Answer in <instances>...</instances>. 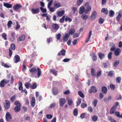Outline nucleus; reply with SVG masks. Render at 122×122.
<instances>
[{
  "label": "nucleus",
  "mask_w": 122,
  "mask_h": 122,
  "mask_svg": "<svg viewBox=\"0 0 122 122\" xmlns=\"http://www.w3.org/2000/svg\"><path fill=\"white\" fill-rule=\"evenodd\" d=\"M19 89L21 91V92H23V87L22 86V82L20 81H19Z\"/></svg>",
  "instance_id": "f3484780"
},
{
  "label": "nucleus",
  "mask_w": 122,
  "mask_h": 122,
  "mask_svg": "<svg viewBox=\"0 0 122 122\" xmlns=\"http://www.w3.org/2000/svg\"><path fill=\"white\" fill-rule=\"evenodd\" d=\"M81 18L84 20H86L87 18V15H86L84 14H83L81 15Z\"/></svg>",
  "instance_id": "864d4df0"
},
{
  "label": "nucleus",
  "mask_w": 122,
  "mask_h": 122,
  "mask_svg": "<svg viewBox=\"0 0 122 122\" xmlns=\"http://www.w3.org/2000/svg\"><path fill=\"white\" fill-rule=\"evenodd\" d=\"M66 102V100L64 98H61L59 100L60 105L61 107H63Z\"/></svg>",
  "instance_id": "20e7f679"
},
{
  "label": "nucleus",
  "mask_w": 122,
  "mask_h": 122,
  "mask_svg": "<svg viewBox=\"0 0 122 122\" xmlns=\"http://www.w3.org/2000/svg\"><path fill=\"white\" fill-rule=\"evenodd\" d=\"M102 91L104 94H106L107 91V88L105 86L102 87Z\"/></svg>",
  "instance_id": "393cba45"
},
{
  "label": "nucleus",
  "mask_w": 122,
  "mask_h": 122,
  "mask_svg": "<svg viewBox=\"0 0 122 122\" xmlns=\"http://www.w3.org/2000/svg\"><path fill=\"white\" fill-rule=\"evenodd\" d=\"M36 69L35 68H33L29 70V71L33 74V73L36 71Z\"/></svg>",
  "instance_id": "3c124183"
},
{
  "label": "nucleus",
  "mask_w": 122,
  "mask_h": 122,
  "mask_svg": "<svg viewBox=\"0 0 122 122\" xmlns=\"http://www.w3.org/2000/svg\"><path fill=\"white\" fill-rule=\"evenodd\" d=\"M114 14V11L111 10L109 12V15L110 17H112L113 16Z\"/></svg>",
  "instance_id": "c85d7f7f"
},
{
  "label": "nucleus",
  "mask_w": 122,
  "mask_h": 122,
  "mask_svg": "<svg viewBox=\"0 0 122 122\" xmlns=\"http://www.w3.org/2000/svg\"><path fill=\"white\" fill-rule=\"evenodd\" d=\"M116 108V106L115 105H114L110 109V114H112L114 113L115 111V109Z\"/></svg>",
  "instance_id": "ddd939ff"
},
{
  "label": "nucleus",
  "mask_w": 122,
  "mask_h": 122,
  "mask_svg": "<svg viewBox=\"0 0 122 122\" xmlns=\"http://www.w3.org/2000/svg\"><path fill=\"white\" fill-rule=\"evenodd\" d=\"M66 52V51L64 49H62L57 54V56H60V55L65 56V55Z\"/></svg>",
  "instance_id": "6e6552de"
},
{
  "label": "nucleus",
  "mask_w": 122,
  "mask_h": 122,
  "mask_svg": "<svg viewBox=\"0 0 122 122\" xmlns=\"http://www.w3.org/2000/svg\"><path fill=\"white\" fill-rule=\"evenodd\" d=\"M26 62H24L23 64V68L22 69V71H25L26 69V67L25 65Z\"/></svg>",
  "instance_id": "58836bf2"
},
{
  "label": "nucleus",
  "mask_w": 122,
  "mask_h": 122,
  "mask_svg": "<svg viewBox=\"0 0 122 122\" xmlns=\"http://www.w3.org/2000/svg\"><path fill=\"white\" fill-rule=\"evenodd\" d=\"M119 62V60L118 61H115L113 63L114 66L115 67H116L117 66V65L118 64Z\"/></svg>",
  "instance_id": "603ef678"
},
{
  "label": "nucleus",
  "mask_w": 122,
  "mask_h": 122,
  "mask_svg": "<svg viewBox=\"0 0 122 122\" xmlns=\"http://www.w3.org/2000/svg\"><path fill=\"white\" fill-rule=\"evenodd\" d=\"M21 106H16L14 109V110L16 112H18L20 110V107Z\"/></svg>",
  "instance_id": "c756f323"
},
{
  "label": "nucleus",
  "mask_w": 122,
  "mask_h": 122,
  "mask_svg": "<svg viewBox=\"0 0 122 122\" xmlns=\"http://www.w3.org/2000/svg\"><path fill=\"white\" fill-rule=\"evenodd\" d=\"M112 97L110 96H108L107 98H104V101L106 103H107L109 102V100H111Z\"/></svg>",
  "instance_id": "473e14b6"
},
{
  "label": "nucleus",
  "mask_w": 122,
  "mask_h": 122,
  "mask_svg": "<svg viewBox=\"0 0 122 122\" xmlns=\"http://www.w3.org/2000/svg\"><path fill=\"white\" fill-rule=\"evenodd\" d=\"M53 2V0H51L49 2L48 4L47 7L48 8H49L52 4Z\"/></svg>",
  "instance_id": "338daca9"
},
{
  "label": "nucleus",
  "mask_w": 122,
  "mask_h": 122,
  "mask_svg": "<svg viewBox=\"0 0 122 122\" xmlns=\"http://www.w3.org/2000/svg\"><path fill=\"white\" fill-rule=\"evenodd\" d=\"M55 76L57 75V71L54 68L53 69H51L50 71Z\"/></svg>",
  "instance_id": "aec40b11"
},
{
  "label": "nucleus",
  "mask_w": 122,
  "mask_h": 122,
  "mask_svg": "<svg viewBox=\"0 0 122 122\" xmlns=\"http://www.w3.org/2000/svg\"><path fill=\"white\" fill-rule=\"evenodd\" d=\"M58 92V89L56 87H53V88L52 93L55 95H56Z\"/></svg>",
  "instance_id": "6ab92c4d"
},
{
  "label": "nucleus",
  "mask_w": 122,
  "mask_h": 122,
  "mask_svg": "<svg viewBox=\"0 0 122 122\" xmlns=\"http://www.w3.org/2000/svg\"><path fill=\"white\" fill-rule=\"evenodd\" d=\"M3 5L5 7L8 8H11L12 7V5L9 4L8 3H3Z\"/></svg>",
  "instance_id": "a211bd4d"
},
{
  "label": "nucleus",
  "mask_w": 122,
  "mask_h": 122,
  "mask_svg": "<svg viewBox=\"0 0 122 122\" xmlns=\"http://www.w3.org/2000/svg\"><path fill=\"white\" fill-rule=\"evenodd\" d=\"M16 96L15 95L12 96L10 98L11 101L12 102H13L16 99Z\"/></svg>",
  "instance_id": "c03bdc74"
},
{
  "label": "nucleus",
  "mask_w": 122,
  "mask_h": 122,
  "mask_svg": "<svg viewBox=\"0 0 122 122\" xmlns=\"http://www.w3.org/2000/svg\"><path fill=\"white\" fill-rule=\"evenodd\" d=\"M31 11L32 14H37L40 12V10L39 8H37L36 9L32 8L31 10Z\"/></svg>",
  "instance_id": "423d86ee"
},
{
  "label": "nucleus",
  "mask_w": 122,
  "mask_h": 122,
  "mask_svg": "<svg viewBox=\"0 0 122 122\" xmlns=\"http://www.w3.org/2000/svg\"><path fill=\"white\" fill-rule=\"evenodd\" d=\"M115 114L118 117L121 118H122V114L120 115V112H119L117 111L115 112Z\"/></svg>",
  "instance_id": "f704fd0d"
},
{
  "label": "nucleus",
  "mask_w": 122,
  "mask_h": 122,
  "mask_svg": "<svg viewBox=\"0 0 122 122\" xmlns=\"http://www.w3.org/2000/svg\"><path fill=\"white\" fill-rule=\"evenodd\" d=\"M78 93L79 96L81 98H84V95L81 91H79Z\"/></svg>",
  "instance_id": "a19ab883"
},
{
  "label": "nucleus",
  "mask_w": 122,
  "mask_h": 122,
  "mask_svg": "<svg viewBox=\"0 0 122 122\" xmlns=\"http://www.w3.org/2000/svg\"><path fill=\"white\" fill-rule=\"evenodd\" d=\"M84 12L85 13V9L84 6H81L80 7L79 10V13L80 14H82Z\"/></svg>",
  "instance_id": "2eb2a0df"
},
{
  "label": "nucleus",
  "mask_w": 122,
  "mask_h": 122,
  "mask_svg": "<svg viewBox=\"0 0 122 122\" xmlns=\"http://www.w3.org/2000/svg\"><path fill=\"white\" fill-rule=\"evenodd\" d=\"M98 56L100 60H102V59L104 58L105 57V55L104 54L102 53H100L98 54Z\"/></svg>",
  "instance_id": "cd10ccee"
},
{
  "label": "nucleus",
  "mask_w": 122,
  "mask_h": 122,
  "mask_svg": "<svg viewBox=\"0 0 122 122\" xmlns=\"http://www.w3.org/2000/svg\"><path fill=\"white\" fill-rule=\"evenodd\" d=\"M14 104L17 106H21L20 103L19 101H16L15 102Z\"/></svg>",
  "instance_id": "69168bd1"
},
{
  "label": "nucleus",
  "mask_w": 122,
  "mask_h": 122,
  "mask_svg": "<svg viewBox=\"0 0 122 122\" xmlns=\"http://www.w3.org/2000/svg\"><path fill=\"white\" fill-rule=\"evenodd\" d=\"M37 86V83L36 82L34 83L32 85H31L30 88L32 89H34L36 88Z\"/></svg>",
  "instance_id": "2f4dec72"
},
{
  "label": "nucleus",
  "mask_w": 122,
  "mask_h": 122,
  "mask_svg": "<svg viewBox=\"0 0 122 122\" xmlns=\"http://www.w3.org/2000/svg\"><path fill=\"white\" fill-rule=\"evenodd\" d=\"M24 85L26 88L29 89L30 87V88L31 85L30 83L26 82L25 83Z\"/></svg>",
  "instance_id": "7c9ffc66"
},
{
  "label": "nucleus",
  "mask_w": 122,
  "mask_h": 122,
  "mask_svg": "<svg viewBox=\"0 0 122 122\" xmlns=\"http://www.w3.org/2000/svg\"><path fill=\"white\" fill-rule=\"evenodd\" d=\"M97 102V100L96 99H94L93 100V104L94 105V107H96V106Z\"/></svg>",
  "instance_id": "774afa93"
},
{
  "label": "nucleus",
  "mask_w": 122,
  "mask_h": 122,
  "mask_svg": "<svg viewBox=\"0 0 122 122\" xmlns=\"http://www.w3.org/2000/svg\"><path fill=\"white\" fill-rule=\"evenodd\" d=\"M64 11L63 10L58 11L57 12V14L59 16H62L64 14Z\"/></svg>",
  "instance_id": "412c9836"
},
{
  "label": "nucleus",
  "mask_w": 122,
  "mask_h": 122,
  "mask_svg": "<svg viewBox=\"0 0 122 122\" xmlns=\"http://www.w3.org/2000/svg\"><path fill=\"white\" fill-rule=\"evenodd\" d=\"M65 20L66 21H68L70 22H71L72 21V19L68 17H66L65 19Z\"/></svg>",
  "instance_id": "4d7b16f0"
},
{
  "label": "nucleus",
  "mask_w": 122,
  "mask_h": 122,
  "mask_svg": "<svg viewBox=\"0 0 122 122\" xmlns=\"http://www.w3.org/2000/svg\"><path fill=\"white\" fill-rule=\"evenodd\" d=\"M25 36L24 35H23L18 38L17 40L18 41H22L25 40Z\"/></svg>",
  "instance_id": "4468645a"
},
{
  "label": "nucleus",
  "mask_w": 122,
  "mask_h": 122,
  "mask_svg": "<svg viewBox=\"0 0 122 122\" xmlns=\"http://www.w3.org/2000/svg\"><path fill=\"white\" fill-rule=\"evenodd\" d=\"M20 60V57L18 55H16L15 56L14 58V61L15 63L19 62Z\"/></svg>",
  "instance_id": "39448f33"
},
{
  "label": "nucleus",
  "mask_w": 122,
  "mask_h": 122,
  "mask_svg": "<svg viewBox=\"0 0 122 122\" xmlns=\"http://www.w3.org/2000/svg\"><path fill=\"white\" fill-rule=\"evenodd\" d=\"M121 77H119L117 78L116 79V81L117 83H120L121 82Z\"/></svg>",
  "instance_id": "052dcab7"
},
{
  "label": "nucleus",
  "mask_w": 122,
  "mask_h": 122,
  "mask_svg": "<svg viewBox=\"0 0 122 122\" xmlns=\"http://www.w3.org/2000/svg\"><path fill=\"white\" fill-rule=\"evenodd\" d=\"M16 27L15 29L16 30L19 29L20 28V26L18 21H16Z\"/></svg>",
  "instance_id": "6e6d98bb"
},
{
  "label": "nucleus",
  "mask_w": 122,
  "mask_h": 122,
  "mask_svg": "<svg viewBox=\"0 0 122 122\" xmlns=\"http://www.w3.org/2000/svg\"><path fill=\"white\" fill-rule=\"evenodd\" d=\"M101 11L106 15H107L108 13V10L107 9L105 8H102L101 10Z\"/></svg>",
  "instance_id": "4be33fe9"
},
{
  "label": "nucleus",
  "mask_w": 122,
  "mask_h": 122,
  "mask_svg": "<svg viewBox=\"0 0 122 122\" xmlns=\"http://www.w3.org/2000/svg\"><path fill=\"white\" fill-rule=\"evenodd\" d=\"M11 116L10 113L9 112L6 113L5 116L6 120L7 121H9L12 118Z\"/></svg>",
  "instance_id": "f03ea898"
},
{
  "label": "nucleus",
  "mask_w": 122,
  "mask_h": 122,
  "mask_svg": "<svg viewBox=\"0 0 122 122\" xmlns=\"http://www.w3.org/2000/svg\"><path fill=\"white\" fill-rule=\"evenodd\" d=\"M122 15V14L120 13H118L117 16L116 18V19L118 22L119 21L120 19L121 18Z\"/></svg>",
  "instance_id": "a878e982"
},
{
  "label": "nucleus",
  "mask_w": 122,
  "mask_h": 122,
  "mask_svg": "<svg viewBox=\"0 0 122 122\" xmlns=\"http://www.w3.org/2000/svg\"><path fill=\"white\" fill-rule=\"evenodd\" d=\"M101 71L99 70H98L97 71V75L96 74L95 76H96L97 78L100 77L101 75Z\"/></svg>",
  "instance_id": "ea45409f"
},
{
  "label": "nucleus",
  "mask_w": 122,
  "mask_h": 122,
  "mask_svg": "<svg viewBox=\"0 0 122 122\" xmlns=\"http://www.w3.org/2000/svg\"><path fill=\"white\" fill-rule=\"evenodd\" d=\"M92 9L91 7L90 6H87L85 9V13L87 14L88 12H90Z\"/></svg>",
  "instance_id": "dca6fc26"
},
{
  "label": "nucleus",
  "mask_w": 122,
  "mask_h": 122,
  "mask_svg": "<svg viewBox=\"0 0 122 122\" xmlns=\"http://www.w3.org/2000/svg\"><path fill=\"white\" fill-rule=\"evenodd\" d=\"M13 23L11 20L9 21L8 22L7 24L8 27L9 28L11 27V25Z\"/></svg>",
  "instance_id": "a18cd8bd"
},
{
  "label": "nucleus",
  "mask_w": 122,
  "mask_h": 122,
  "mask_svg": "<svg viewBox=\"0 0 122 122\" xmlns=\"http://www.w3.org/2000/svg\"><path fill=\"white\" fill-rule=\"evenodd\" d=\"M114 71H109L108 75L110 77H112L114 75Z\"/></svg>",
  "instance_id": "79ce46f5"
},
{
  "label": "nucleus",
  "mask_w": 122,
  "mask_h": 122,
  "mask_svg": "<svg viewBox=\"0 0 122 122\" xmlns=\"http://www.w3.org/2000/svg\"><path fill=\"white\" fill-rule=\"evenodd\" d=\"M73 114L75 116L77 115L78 114V110L77 108H76L73 111Z\"/></svg>",
  "instance_id": "49530a36"
},
{
  "label": "nucleus",
  "mask_w": 122,
  "mask_h": 122,
  "mask_svg": "<svg viewBox=\"0 0 122 122\" xmlns=\"http://www.w3.org/2000/svg\"><path fill=\"white\" fill-rule=\"evenodd\" d=\"M15 34V33L14 32H12L11 34V36L10 38V39L12 41H13L15 40V37L14 36Z\"/></svg>",
  "instance_id": "72a5a7b5"
},
{
  "label": "nucleus",
  "mask_w": 122,
  "mask_h": 122,
  "mask_svg": "<svg viewBox=\"0 0 122 122\" xmlns=\"http://www.w3.org/2000/svg\"><path fill=\"white\" fill-rule=\"evenodd\" d=\"M96 17V13L95 11H94L91 16V20H93Z\"/></svg>",
  "instance_id": "9b49d317"
},
{
  "label": "nucleus",
  "mask_w": 122,
  "mask_h": 122,
  "mask_svg": "<svg viewBox=\"0 0 122 122\" xmlns=\"http://www.w3.org/2000/svg\"><path fill=\"white\" fill-rule=\"evenodd\" d=\"M52 26L53 29L56 30L58 29L59 28L58 25L57 24H53Z\"/></svg>",
  "instance_id": "bb28decb"
},
{
  "label": "nucleus",
  "mask_w": 122,
  "mask_h": 122,
  "mask_svg": "<svg viewBox=\"0 0 122 122\" xmlns=\"http://www.w3.org/2000/svg\"><path fill=\"white\" fill-rule=\"evenodd\" d=\"M92 59L94 61H96L97 59V56L95 55V54H94L92 57Z\"/></svg>",
  "instance_id": "13d9d810"
},
{
  "label": "nucleus",
  "mask_w": 122,
  "mask_h": 122,
  "mask_svg": "<svg viewBox=\"0 0 122 122\" xmlns=\"http://www.w3.org/2000/svg\"><path fill=\"white\" fill-rule=\"evenodd\" d=\"M92 120L94 122L97 121L98 119V117L96 115L93 116L92 117Z\"/></svg>",
  "instance_id": "8fccbe9b"
},
{
  "label": "nucleus",
  "mask_w": 122,
  "mask_h": 122,
  "mask_svg": "<svg viewBox=\"0 0 122 122\" xmlns=\"http://www.w3.org/2000/svg\"><path fill=\"white\" fill-rule=\"evenodd\" d=\"M5 80L3 79L1 81L0 83V87H4L5 85Z\"/></svg>",
  "instance_id": "e433bc0d"
},
{
  "label": "nucleus",
  "mask_w": 122,
  "mask_h": 122,
  "mask_svg": "<svg viewBox=\"0 0 122 122\" xmlns=\"http://www.w3.org/2000/svg\"><path fill=\"white\" fill-rule=\"evenodd\" d=\"M110 87L111 89L112 90H114L116 87L115 86L112 84H111L110 85Z\"/></svg>",
  "instance_id": "5fc2aeb1"
},
{
  "label": "nucleus",
  "mask_w": 122,
  "mask_h": 122,
  "mask_svg": "<svg viewBox=\"0 0 122 122\" xmlns=\"http://www.w3.org/2000/svg\"><path fill=\"white\" fill-rule=\"evenodd\" d=\"M81 98H79L78 99V102H76L77 106H79L81 102Z\"/></svg>",
  "instance_id": "e2e57ef3"
},
{
  "label": "nucleus",
  "mask_w": 122,
  "mask_h": 122,
  "mask_svg": "<svg viewBox=\"0 0 122 122\" xmlns=\"http://www.w3.org/2000/svg\"><path fill=\"white\" fill-rule=\"evenodd\" d=\"M37 76L38 78H39L41 74V71L39 67L37 68Z\"/></svg>",
  "instance_id": "5701e85b"
},
{
  "label": "nucleus",
  "mask_w": 122,
  "mask_h": 122,
  "mask_svg": "<svg viewBox=\"0 0 122 122\" xmlns=\"http://www.w3.org/2000/svg\"><path fill=\"white\" fill-rule=\"evenodd\" d=\"M10 106V102L8 100H6L5 102V103L4 104V107L5 109L7 110L9 109Z\"/></svg>",
  "instance_id": "f257e3e1"
},
{
  "label": "nucleus",
  "mask_w": 122,
  "mask_h": 122,
  "mask_svg": "<svg viewBox=\"0 0 122 122\" xmlns=\"http://www.w3.org/2000/svg\"><path fill=\"white\" fill-rule=\"evenodd\" d=\"M40 9L41 11L43 13H45L46 12L47 10L46 9L42 7H40Z\"/></svg>",
  "instance_id": "bf43d9fd"
},
{
  "label": "nucleus",
  "mask_w": 122,
  "mask_h": 122,
  "mask_svg": "<svg viewBox=\"0 0 122 122\" xmlns=\"http://www.w3.org/2000/svg\"><path fill=\"white\" fill-rule=\"evenodd\" d=\"M91 74L93 76H95L96 74L95 69L93 68H92L91 70Z\"/></svg>",
  "instance_id": "4c0bfd02"
},
{
  "label": "nucleus",
  "mask_w": 122,
  "mask_h": 122,
  "mask_svg": "<svg viewBox=\"0 0 122 122\" xmlns=\"http://www.w3.org/2000/svg\"><path fill=\"white\" fill-rule=\"evenodd\" d=\"M65 16L63 15L61 18L60 19L59 22L60 23H62L64 21V19H65Z\"/></svg>",
  "instance_id": "0e129e2a"
},
{
  "label": "nucleus",
  "mask_w": 122,
  "mask_h": 122,
  "mask_svg": "<svg viewBox=\"0 0 122 122\" xmlns=\"http://www.w3.org/2000/svg\"><path fill=\"white\" fill-rule=\"evenodd\" d=\"M35 105V99L34 97L32 98L31 105L32 107H34Z\"/></svg>",
  "instance_id": "b1692460"
},
{
  "label": "nucleus",
  "mask_w": 122,
  "mask_h": 122,
  "mask_svg": "<svg viewBox=\"0 0 122 122\" xmlns=\"http://www.w3.org/2000/svg\"><path fill=\"white\" fill-rule=\"evenodd\" d=\"M121 52V50L119 48H116L114 51V53L115 55L118 56L119 55Z\"/></svg>",
  "instance_id": "0eeeda50"
},
{
  "label": "nucleus",
  "mask_w": 122,
  "mask_h": 122,
  "mask_svg": "<svg viewBox=\"0 0 122 122\" xmlns=\"http://www.w3.org/2000/svg\"><path fill=\"white\" fill-rule=\"evenodd\" d=\"M122 98V96L121 95H117L116 96L115 99L117 100H121Z\"/></svg>",
  "instance_id": "de8ad7c7"
},
{
  "label": "nucleus",
  "mask_w": 122,
  "mask_h": 122,
  "mask_svg": "<svg viewBox=\"0 0 122 122\" xmlns=\"http://www.w3.org/2000/svg\"><path fill=\"white\" fill-rule=\"evenodd\" d=\"M2 38L4 40H7L6 34L5 33H3L1 35Z\"/></svg>",
  "instance_id": "37998d69"
},
{
  "label": "nucleus",
  "mask_w": 122,
  "mask_h": 122,
  "mask_svg": "<svg viewBox=\"0 0 122 122\" xmlns=\"http://www.w3.org/2000/svg\"><path fill=\"white\" fill-rule=\"evenodd\" d=\"M97 92V90L96 87L95 86H92L91 87V89H90L89 90V92L90 93L92 92L96 93Z\"/></svg>",
  "instance_id": "7ed1b4c3"
},
{
  "label": "nucleus",
  "mask_w": 122,
  "mask_h": 122,
  "mask_svg": "<svg viewBox=\"0 0 122 122\" xmlns=\"http://www.w3.org/2000/svg\"><path fill=\"white\" fill-rule=\"evenodd\" d=\"M69 106L71 105L72 103V100L71 99H68L67 100Z\"/></svg>",
  "instance_id": "680f3d73"
},
{
  "label": "nucleus",
  "mask_w": 122,
  "mask_h": 122,
  "mask_svg": "<svg viewBox=\"0 0 122 122\" xmlns=\"http://www.w3.org/2000/svg\"><path fill=\"white\" fill-rule=\"evenodd\" d=\"M75 31V30L73 28L71 29L69 32V34L72 35L74 34Z\"/></svg>",
  "instance_id": "c9c22d12"
},
{
  "label": "nucleus",
  "mask_w": 122,
  "mask_h": 122,
  "mask_svg": "<svg viewBox=\"0 0 122 122\" xmlns=\"http://www.w3.org/2000/svg\"><path fill=\"white\" fill-rule=\"evenodd\" d=\"M70 36V35L68 33H66L65 36L63 37V40L64 41L66 42Z\"/></svg>",
  "instance_id": "9d476101"
},
{
  "label": "nucleus",
  "mask_w": 122,
  "mask_h": 122,
  "mask_svg": "<svg viewBox=\"0 0 122 122\" xmlns=\"http://www.w3.org/2000/svg\"><path fill=\"white\" fill-rule=\"evenodd\" d=\"M54 7L55 8H57L61 6V5L60 3L57 1H55L54 2Z\"/></svg>",
  "instance_id": "1a4fd4ad"
},
{
  "label": "nucleus",
  "mask_w": 122,
  "mask_h": 122,
  "mask_svg": "<svg viewBox=\"0 0 122 122\" xmlns=\"http://www.w3.org/2000/svg\"><path fill=\"white\" fill-rule=\"evenodd\" d=\"M22 6L19 4H16L14 5L13 7L14 10H18L20 8L22 7Z\"/></svg>",
  "instance_id": "f8f14e48"
},
{
  "label": "nucleus",
  "mask_w": 122,
  "mask_h": 122,
  "mask_svg": "<svg viewBox=\"0 0 122 122\" xmlns=\"http://www.w3.org/2000/svg\"><path fill=\"white\" fill-rule=\"evenodd\" d=\"M83 0H78L76 2V5L79 6L82 3Z\"/></svg>",
  "instance_id": "09e8293b"
}]
</instances>
